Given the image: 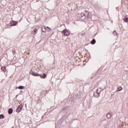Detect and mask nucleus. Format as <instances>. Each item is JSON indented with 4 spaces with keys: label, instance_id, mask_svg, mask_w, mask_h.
I'll return each instance as SVG.
<instances>
[{
    "label": "nucleus",
    "instance_id": "obj_13",
    "mask_svg": "<svg viewBox=\"0 0 128 128\" xmlns=\"http://www.w3.org/2000/svg\"><path fill=\"white\" fill-rule=\"evenodd\" d=\"M122 90V87H118V88H117L116 92H120V90Z\"/></svg>",
    "mask_w": 128,
    "mask_h": 128
},
{
    "label": "nucleus",
    "instance_id": "obj_19",
    "mask_svg": "<svg viewBox=\"0 0 128 128\" xmlns=\"http://www.w3.org/2000/svg\"><path fill=\"white\" fill-rule=\"evenodd\" d=\"M46 28H48V30H50V27H46Z\"/></svg>",
    "mask_w": 128,
    "mask_h": 128
},
{
    "label": "nucleus",
    "instance_id": "obj_18",
    "mask_svg": "<svg viewBox=\"0 0 128 128\" xmlns=\"http://www.w3.org/2000/svg\"><path fill=\"white\" fill-rule=\"evenodd\" d=\"M12 52L13 54H16V51L12 50Z\"/></svg>",
    "mask_w": 128,
    "mask_h": 128
},
{
    "label": "nucleus",
    "instance_id": "obj_5",
    "mask_svg": "<svg viewBox=\"0 0 128 128\" xmlns=\"http://www.w3.org/2000/svg\"><path fill=\"white\" fill-rule=\"evenodd\" d=\"M10 24H11V26H16L18 24V22L12 20L11 21Z\"/></svg>",
    "mask_w": 128,
    "mask_h": 128
},
{
    "label": "nucleus",
    "instance_id": "obj_4",
    "mask_svg": "<svg viewBox=\"0 0 128 128\" xmlns=\"http://www.w3.org/2000/svg\"><path fill=\"white\" fill-rule=\"evenodd\" d=\"M22 105H20L16 110V112H20V110H22Z\"/></svg>",
    "mask_w": 128,
    "mask_h": 128
},
{
    "label": "nucleus",
    "instance_id": "obj_7",
    "mask_svg": "<svg viewBox=\"0 0 128 128\" xmlns=\"http://www.w3.org/2000/svg\"><path fill=\"white\" fill-rule=\"evenodd\" d=\"M12 111H13L12 108H9L8 110V114H12Z\"/></svg>",
    "mask_w": 128,
    "mask_h": 128
},
{
    "label": "nucleus",
    "instance_id": "obj_1",
    "mask_svg": "<svg viewBox=\"0 0 128 128\" xmlns=\"http://www.w3.org/2000/svg\"><path fill=\"white\" fill-rule=\"evenodd\" d=\"M30 74L34 76H40L41 78H46V75L44 74H39L38 72H32V71L30 72Z\"/></svg>",
    "mask_w": 128,
    "mask_h": 128
},
{
    "label": "nucleus",
    "instance_id": "obj_15",
    "mask_svg": "<svg viewBox=\"0 0 128 128\" xmlns=\"http://www.w3.org/2000/svg\"><path fill=\"white\" fill-rule=\"evenodd\" d=\"M113 34H114V36H118V33H116V30L114 31Z\"/></svg>",
    "mask_w": 128,
    "mask_h": 128
},
{
    "label": "nucleus",
    "instance_id": "obj_16",
    "mask_svg": "<svg viewBox=\"0 0 128 128\" xmlns=\"http://www.w3.org/2000/svg\"><path fill=\"white\" fill-rule=\"evenodd\" d=\"M4 118V114H0V118Z\"/></svg>",
    "mask_w": 128,
    "mask_h": 128
},
{
    "label": "nucleus",
    "instance_id": "obj_17",
    "mask_svg": "<svg viewBox=\"0 0 128 128\" xmlns=\"http://www.w3.org/2000/svg\"><path fill=\"white\" fill-rule=\"evenodd\" d=\"M34 32V34H36V32H38V29L35 28Z\"/></svg>",
    "mask_w": 128,
    "mask_h": 128
},
{
    "label": "nucleus",
    "instance_id": "obj_9",
    "mask_svg": "<svg viewBox=\"0 0 128 128\" xmlns=\"http://www.w3.org/2000/svg\"><path fill=\"white\" fill-rule=\"evenodd\" d=\"M107 118H112V114L110 113H108L106 116Z\"/></svg>",
    "mask_w": 128,
    "mask_h": 128
},
{
    "label": "nucleus",
    "instance_id": "obj_10",
    "mask_svg": "<svg viewBox=\"0 0 128 128\" xmlns=\"http://www.w3.org/2000/svg\"><path fill=\"white\" fill-rule=\"evenodd\" d=\"M100 92H101V91L99 90L98 89L96 90V94H98V96H97V98H98V96H100Z\"/></svg>",
    "mask_w": 128,
    "mask_h": 128
},
{
    "label": "nucleus",
    "instance_id": "obj_11",
    "mask_svg": "<svg viewBox=\"0 0 128 128\" xmlns=\"http://www.w3.org/2000/svg\"><path fill=\"white\" fill-rule=\"evenodd\" d=\"M90 44H96V40L95 39L92 40Z\"/></svg>",
    "mask_w": 128,
    "mask_h": 128
},
{
    "label": "nucleus",
    "instance_id": "obj_3",
    "mask_svg": "<svg viewBox=\"0 0 128 128\" xmlns=\"http://www.w3.org/2000/svg\"><path fill=\"white\" fill-rule=\"evenodd\" d=\"M62 34H64V36H70V32L66 30H62Z\"/></svg>",
    "mask_w": 128,
    "mask_h": 128
},
{
    "label": "nucleus",
    "instance_id": "obj_8",
    "mask_svg": "<svg viewBox=\"0 0 128 128\" xmlns=\"http://www.w3.org/2000/svg\"><path fill=\"white\" fill-rule=\"evenodd\" d=\"M6 66H2L1 68L2 71L6 72Z\"/></svg>",
    "mask_w": 128,
    "mask_h": 128
},
{
    "label": "nucleus",
    "instance_id": "obj_12",
    "mask_svg": "<svg viewBox=\"0 0 128 128\" xmlns=\"http://www.w3.org/2000/svg\"><path fill=\"white\" fill-rule=\"evenodd\" d=\"M42 30L43 32H46V28L42 27Z\"/></svg>",
    "mask_w": 128,
    "mask_h": 128
},
{
    "label": "nucleus",
    "instance_id": "obj_14",
    "mask_svg": "<svg viewBox=\"0 0 128 128\" xmlns=\"http://www.w3.org/2000/svg\"><path fill=\"white\" fill-rule=\"evenodd\" d=\"M124 20L126 22H128V18L126 17L125 18H124Z\"/></svg>",
    "mask_w": 128,
    "mask_h": 128
},
{
    "label": "nucleus",
    "instance_id": "obj_2",
    "mask_svg": "<svg viewBox=\"0 0 128 128\" xmlns=\"http://www.w3.org/2000/svg\"><path fill=\"white\" fill-rule=\"evenodd\" d=\"M81 18L82 20H86V18H88V12L84 10L83 12H82Z\"/></svg>",
    "mask_w": 128,
    "mask_h": 128
},
{
    "label": "nucleus",
    "instance_id": "obj_6",
    "mask_svg": "<svg viewBox=\"0 0 128 128\" xmlns=\"http://www.w3.org/2000/svg\"><path fill=\"white\" fill-rule=\"evenodd\" d=\"M18 90H24V86H19L18 87H16V90H18Z\"/></svg>",
    "mask_w": 128,
    "mask_h": 128
}]
</instances>
